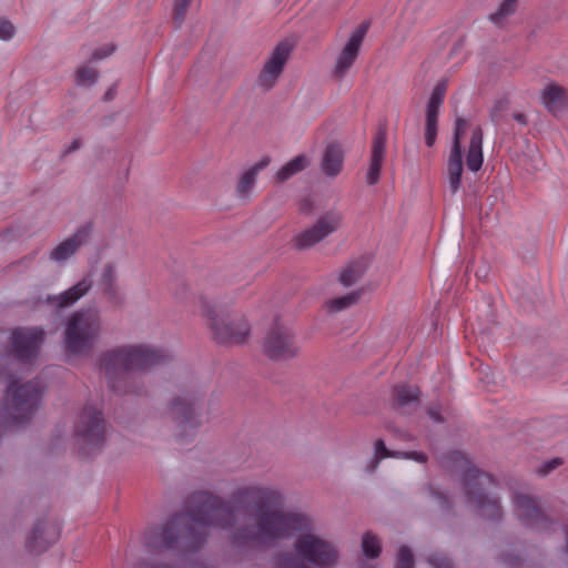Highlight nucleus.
I'll return each instance as SVG.
<instances>
[{"label": "nucleus", "instance_id": "1", "mask_svg": "<svg viewBox=\"0 0 568 568\" xmlns=\"http://www.w3.org/2000/svg\"><path fill=\"white\" fill-rule=\"evenodd\" d=\"M282 504V493L264 485L241 487L229 503L211 494H194L187 511L150 529L144 544L152 550L181 547L193 551L205 541L209 527L232 529L231 540L237 547L272 545L297 532L292 551L274 555L273 568H336L341 558L337 545L314 531L311 516L284 510Z\"/></svg>", "mask_w": 568, "mask_h": 568}, {"label": "nucleus", "instance_id": "45", "mask_svg": "<svg viewBox=\"0 0 568 568\" xmlns=\"http://www.w3.org/2000/svg\"><path fill=\"white\" fill-rule=\"evenodd\" d=\"M135 568H172V567L169 565H165V564L141 561L136 565Z\"/></svg>", "mask_w": 568, "mask_h": 568}, {"label": "nucleus", "instance_id": "30", "mask_svg": "<svg viewBox=\"0 0 568 568\" xmlns=\"http://www.w3.org/2000/svg\"><path fill=\"white\" fill-rule=\"evenodd\" d=\"M99 78V71L90 65H81L75 71V81L81 87H92Z\"/></svg>", "mask_w": 568, "mask_h": 568}, {"label": "nucleus", "instance_id": "50", "mask_svg": "<svg viewBox=\"0 0 568 568\" xmlns=\"http://www.w3.org/2000/svg\"><path fill=\"white\" fill-rule=\"evenodd\" d=\"M115 95V85L111 87L104 94V101H111Z\"/></svg>", "mask_w": 568, "mask_h": 568}, {"label": "nucleus", "instance_id": "48", "mask_svg": "<svg viewBox=\"0 0 568 568\" xmlns=\"http://www.w3.org/2000/svg\"><path fill=\"white\" fill-rule=\"evenodd\" d=\"M81 148V140L74 139L72 143L64 150L63 154H69L71 152H74Z\"/></svg>", "mask_w": 568, "mask_h": 568}, {"label": "nucleus", "instance_id": "11", "mask_svg": "<svg viewBox=\"0 0 568 568\" xmlns=\"http://www.w3.org/2000/svg\"><path fill=\"white\" fill-rule=\"evenodd\" d=\"M368 28L369 22L364 21L351 32L346 43L337 54L334 68L332 70V75L336 80L342 81L354 65L356 59L359 55V51Z\"/></svg>", "mask_w": 568, "mask_h": 568}, {"label": "nucleus", "instance_id": "36", "mask_svg": "<svg viewBox=\"0 0 568 568\" xmlns=\"http://www.w3.org/2000/svg\"><path fill=\"white\" fill-rule=\"evenodd\" d=\"M433 568H454L453 562L443 554H433L427 558Z\"/></svg>", "mask_w": 568, "mask_h": 568}, {"label": "nucleus", "instance_id": "29", "mask_svg": "<svg viewBox=\"0 0 568 568\" xmlns=\"http://www.w3.org/2000/svg\"><path fill=\"white\" fill-rule=\"evenodd\" d=\"M363 554L368 558H377L382 551L381 540L374 534L367 531L362 539Z\"/></svg>", "mask_w": 568, "mask_h": 568}, {"label": "nucleus", "instance_id": "38", "mask_svg": "<svg viewBox=\"0 0 568 568\" xmlns=\"http://www.w3.org/2000/svg\"><path fill=\"white\" fill-rule=\"evenodd\" d=\"M192 0H175L174 4V20L179 24L184 21L186 10L190 7Z\"/></svg>", "mask_w": 568, "mask_h": 568}, {"label": "nucleus", "instance_id": "43", "mask_svg": "<svg viewBox=\"0 0 568 568\" xmlns=\"http://www.w3.org/2000/svg\"><path fill=\"white\" fill-rule=\"evenodd\" d=\"M561 459L560 458H554L547 463H545L540 469H539V473L542 474V475H547L549 474L550 471H552L554 469H556L557 467H559L561 465Z\"/></svg>", "mask_w": 568, "mask_h": 568}, {"label": "nucleus", "instance_id": "6", "mask_svg": "<svg viewBox=\"0 0 568 568\" xmlns=\"http://www.w3.org/2000/svg\"><path fill=\"white\" fill-rule=\"evenodd\" d=\"M491 477L477 469H469L465 474L464 486L468 501L478 514L487 519L497 520L503 516L499 498L487 491Z\"/></svg>", "mask_w": 568, "mask_h": 568}, {"label": "nucleus", "instance_id": "44", "mask_svg": "<svg viewBox=\"0 0 568 568\" xmlns=\"http://www.w3.org/2000/svg\"><path fill=\"white\" fill-rule=\"evenodd\" d=\"M405 459H413L417 463L424 464L427 462V456L420 452H407V454H405Z\"/></svg>", "mask_w": 568, "mask_h": 568}, {"label": "nucleus", "instance_id": "34", "mask_svg": "<svg viewBox=\"0 0 568 568\" xmlns=\"http://www.w3.org/2000/svg\"><path fill=\"white\" fill-rule=\"evenodd\" d=\"M102 294L112 306H122L125 302V294L119 285L103 287Z\"/></svg>", "mask_w": 568, "mask_h": 568}, {"label": "nucleus", "instance_id": "23", "mask_svg": "<svg viewBox=\"0 0 568 568\" xmlns=\"http://www.w3.org/2000/svg\"><path fill=\"white\" fill-rule=\"evenodd\" d=\"M270 163L271 158L265 155L242 174L236 185V192L240 196L246 197L251 193L255 185L258 173L268 166Z\"/></svg>", "mask_w": 568, "mask_h": 568}, {"label": "nucleus", "instance_id": "39", "mask_svg": "<svg viewBox=\"0 0 568 568\" xmlns=\"http://www.w3.org/2000/svg\"><path fill=\"white\" fill-rule=\"evenodd\" d=\"M14 26L7 19L0 18V40L8 41L14 36Z\"/></svg>", "mask_w": 568, "mask_h": 568}, {"label": "nucleus", "instance_id": "32", "mask_svg": "<svg viewBox=\"0 0 568 568\" xmlns=\"http://www.w3.org/2000/svg\"><path fill=\"white\" fill-rule=\"evenodd\" d=\"M101 288L109 286H116L118 284V270L116 264L113 262L106 263L103 266L100 277Z\"/></svg>", "mask_w": 568, "mask_h": 568}, {"label": "nucleus", "instance_id": "35", "mask_svg": "<svg viewBox=\"0 0 568 568\" xmlns=\"http://www.w3.org/2000/svg\"><path fill=\"white\" fill-rule=\"evenodd\" d=\"M509 109V101L507 99H500L495 102L491 106L489 116L495 124H499L504 118V114Z\"/></svg>", "mask_w": 568, "mask_h": 568}, {"label": "nucleus", "instance_id": "18", "mask_svg": "<svg viewBox=\"0 0 568 568\" xmlns=\"http://www.w3.org/2000/svg\"><path fill=\"white\" fill-rule=\"evenodd\" d=\"M92 277L85 276L67 291L58 295L48 296L45 302L48 305L54 307L55 310L68 308L74 305L84 295H87L89 291L92 288Z\"/></svg>", "mask_w": 568, "mask_h": 568}, {"label": "nucleus", "instance_id": "21", "mask_svg": "<svg viewBox=\"0 0 568 568\" xmlns=\"http://www.w3.org/2000/svg\"><path fill=\"white\" fill-rule=\"evenodd\" d=\"M344 164V151L338 143H329L323 153L321 170L328 178L337 176Z\"/></svg>", "mask_w": 568, "mask_h": 568}, {"label": "nucleus", "instance_id": "47", "mask_svg": "<svg viewBox=\"0 0 568 568\" xmlns=\"http://www.w3.org/2000/svg\"><path fill=\"white\" fill-rule=\"evenodd\" d=\"M379 462H381V459L374 456V457H373V458L367 463L366 468H365V469H366V471H367V473H369V474L374 473V471L377 469V467H378V465H379Z\"/></svg>", "mask_w": 568, "mask_h": 568}, {"label": "nucleus", "instance_id": "46", "mask_svg": "<svg viewBox=\"0 0 568 568\" xmlns=\"http://www.w3.org/2000/svg\"><path fill=\"white\" fill-rule=\"evenodd\" d=\"M427 413H428L429 417L433 418L435 422H437V423L444 422V418L442 417L439 409H437L435 407H430V408H428Z\"/></svg>", "mask_w": 568, "mask_h": 568}, {"label": "nucleus", "instance_id": "5", "mask_svg": "<svg viewBox=\"0 0 568 568\" xmlns=\"http://www.w3.org/2000/svg\"><path fill=\"white\" fill-rule=\"evenodd\" d=\"M203 316L207 318L214 341L219 344L239 345L250 335V324L241 315H231L216 305L203 302Z\"/></svg>", "mask_w": 568, "mask_h": 568}, {"label": "nucleus", "instance_id": "42", "mask_svg": "<svg viewBox=\"0 0 568 568\" xmlns=\"http://www.w3.org/2000/svg\"><path fill=\"white\" fill-rule=\"evenodd\" d=\"M375 453L374 456L379 458L381 460L389 457V449L386 448L383 439H377L374 445Z\"/></svg>", "mask_w": 568, "mask_h": 568}, {"label": "nucleus", "instance_id": "25", "mask_svg": "<svg viewBox=\"0 0 568 568\" xmlns=\"http://www.w3.org/2000/svg\"><path fill=\"white\" fill-rule=\"evenodd\" d=\"M366 270L367 263L364 258L351 261L344 267L341 268L338 274V282L344 287H351L363 277Z\"/></svg>", "mask_w": 568, "mask_h": 568}, {"label": "nucleus", "instance_id": "12", "mask_svg": "<svg viewBox=\"0 0 568 568\" xmlns=\"http://www.w3.org/2000/svg\"><path fill=\"white\" fill-rule=\"evenodd\" d=\"M292 49L288 42H280L273 49L256 79V84L262 91L267 92L275 87L291 57Z\"/></svg>", "mask_w": 568, "mask_h": 568}, {"label": "nucleus", "instance_id": "27", "mask_svg": "<svg viewBox=\"0 0 568 568\" xmlns=\"http://www.w3.org/2000/svg\"><path fill=\"white\" fill-rule=\"evenodd\" d=\"M362 296V290L353 291L344 296H339L326 302L328 313L335 314L345 311L358 303Z\"/></svg>", "mask_w": 568, "mask_h": 568}, {"label": "nucleus", "instance_id": "16", "mask_svg": "<svg viewBox=\"0 0 568 568\" xmlns=\"http://www.w3.org/2000/svg\"><path fill=\"white\" fill-rule=\"evenodd\" d=\"M447 90V82L445 80L439 81L429 97L426 105V119H425V142L427 146H433L437 135V118L439 108L444 102V98Z\"/></svg>", "mask_w": 568, "mask_h": 568}, {"label": "nucleus", "instance_id": "37", "mask_svg": "<svg viewBox=\"0 0 568 568\" xmlns=\"http://www.w3.org/2000/svg\"><path fill=\"white\" fill-rule=\"evenodd\" d=\"M466 126H467L466 120H464L462 118L456 119L454 140H453L452 148H456V145H457V150H462V136L465 132Z\"/></svg>", "mask_w": 568, "mask_h": 568}, {"label": "nucleus", "instance_id": "51", "mask_svg": "<svg viewBox=\"0 0 568 568\" xmlns=\"http://www.w3.org/2000/svg\"><path fill=\"white\" fill-rule=\"evenodd\" d=\"M405 454H407V452H394V450H390L389 452V457H393V458H405Z\"/></svg>", "mask_w": 568, "mask_h": 568}, {"label": "nucleus", "instance_id": "31", "mask_svg": "<svg viewBox=\"0 0 568 568\" xmlns=\"http://www.w3.org/2000/svg\"><path fill=\"white\" fill-rule=\"evenodd\" d=\"M518 0H504L497 11L489 16L495 24H500L505 18L511 16L517 8Z\"/></svg>", "mask_w": 568, "mask_h": 568}, {"label": "nucleus", "instance_id": "7", "mask_svg": "<svg viewBox=\"0 0 568 568\" xmlns=\"http://www.w3.org/2000/svg\"><path fill=\"white\" fill-rule=\"evenodd\" d=\"M510 498L516 518L526 528L537 532L548 531L551 528L554 520L545 513L536 496L515 490Z\"/></svg>", "mask_w": 568, "mask_h": 568}, {"label": "nucleus", "instance_id": "17", "mask_svg": "<svg viewBox=\"0 0 568 568\" xmlns=\"http://www.w3.org/2000/svg\"><path fill=\"white\" fill-rule=\"evenodd\" d=\"M92 232L90 223L81 225L71 236L59 243L50 253V260L62 263L72 257L83 246Z\"/></svg>", "mask_w": 568, "mask_h": 568}, {"label": "nucleus", "instance_id": "8", "mask_svg": "<svg viewBox=\"0 0 568 568\" xmlns=\"http://www.w3.org/2000/svg\"><path fill=\"white\" fill-rule=\"evenodd\" d=\"M75 434L84 454L99 447L105 436V424L100 410L92 406L83 409L75 425Z\"/></svg>", "mask_w": 568, "mask_h": 568}, {"label": "nucleus", "instance_id": "15", "mask_svg": "<svg viewBox=\"0 0 568 568\" xmlns=\"http://www.w3.org/2000/svg\"><path fill=\"white\" fill-rule=\"evenodd\" d=\"M59 535L60 527L54 520L41 519L36 523L27 539V547L32 552H43L58 540Z\"/></svg>", "mask_w": 568, "mask_h": 568}, {"label": "nucleus", "instance_id": "24", "mask_svg": "<svg viewBox=\"0 0 568 568\" xmlns=\"http://www.w3.org/2000/svg\"><path fill=\"white\" fill-rule=\"evenodd\" d=\"M483 130L480 126H476L470 136L468 152L466 156L467 168L477 172L483 165Z\"/></svg>", "mask_w": 568, "mask_h": 568}, {"label": "nucleus", "instance_id": "49", "mask_svg": "<svg viewBox=\"0 0 568 568\" xmlns=\"http://www.w3.org/2000/svg\"><path fill=\"white\" fill-rule=\"evenodd\" d=\"M513 118L515 121H517L519 124L521 125H526L527 124V118L524 113H520V112H516L513 114Z\"/></svg>", "mask_w": 568, "mask_h": 568}, {"label": "nucleus", "instance_id": "19", "mask_svg": "<svg viewBox=\"0 0 568 568\" xmlns=\"http://www.w3.org/2000/svg\"><path fill=\"white\" fill-rule=\"evenodd\" d=\"M385 149H386V131L385 129L378 130L376 133L373 145H372V154L369 160L368 170L366 173V182L369 185H374L379 180V173L382 169V164L385 158Z\"/></svg>", "mask_w": 568, "mask_h": 568}, {"label": "nucleus", "instance_id": "33", "mask_svg": "<svg viewBox=\"0 0 568 568\" xmlns=\"http://www.w3.org/2000/svg\"><path fill=\"white\" fill-rule=\"evenodd\" d=\"M394 568H415L414 555L407 546L398 548Z\"/></svg>", "mask_w": 568, "mask_h": 568}, {"label": "nucleus", "instance_id": "40", "mask_svg": "<svg viewBox=\"0 0 568 568\" xmlns=\"http://www.w3.org/2000/svg\"><path fill=\"white\" fill-rule=\"evenodd\" d=\"M428 495L430 496V498L443 509H446L448 508L449 506V503H448V498L446 495L439 493V491H436L433 487H429L428 489Z\"/></svg>", "mask_w": 568, "mask_h": 568}, {"label": "nucleus", "instance_id": "22", "mask_svg": "<svg viewBox=\"0 0 568 568\" xmlns=\"http://www.w3.org/2000/svg\"><path fill=\"white\" fill-rule=\"evenodd\" d=\"M310 164L311 160L306 154H298L275 172L273 175V182L275 184H283L296 174L306 170Z\"/></svg>", "mask_w": 568, "mask_h": 568}, {"label": "nucleus", "instance_id": "13", "mask_svg": "<svg viewBox=\"0 0 568 568\" xmlns=\"http://www.w3.org/2000/svg\"><path fill=\"white\" fill-rule=\"evenodd\" d=\"M342 221L343 214L339 211H327L312 227L295 236L296 247L300 250H306L314 246L329 234L337 231L342 224Z\"/></svg>", "mask_w": 568, "mask_h": 568}, {"label": "nucleus", "instance_id": "4", "mask_svg": "<svg viewBox=\"0 0 568 568\" xmlns=\"http://www.w3.org/2000/svg\"><path fill=\"white\" fill-rule=\"evenodd\" d=\"M40 395L37 382L21 385L10 382L4 403L0 408V435L4 430L28 422L37 409Z\"/></svg>", "mask_w": 568, "mask_h": 568}, {"label": "nucleus", "instance_id": "26", "mask_svg": "<svg viewBox=\"0 0 568 568\" xmlns=\"http://www.w3.org/2000/svg\"><path fill=\"white\" fill-rule=\"evenodd\" d=\"M448 183L452 193H456L460 186L463 173V155L462 150L452 148L447 163Z\"/></svg>", "mask_w": 568, "mask_h": 568}, {"label": "nucleus", "instance_id": "2", "mask_svg": "<svg viewBox=\"0 0 568 568\" xmlns=\"http://www.w3.org/2000/svg\"><path fill=\"white\" fill-rule=\"evenodd\" d=\"M164 352L145 344H129L113 347L100 356V369L109 387L120 394H139L141 387L132 386L135 375L144 374L164 363Z\"/></svg>", "mask_w": 568, "mask_h": 568}, {"label": "nucleus", "instance_id": "3", "mask_svg": "<svg viewBox=\"0 0 568 568\" xmlns=\"http://www.w3.org/2000/svg\"><path fill=\"white\" fill-rule=\"evenodd\" d=\"M103 332V320L98 308H80L65 321L63 345L68 354L89 353Z\"/></svg>", "mask_w": 568, "mask_h": 568}, {"label": "nucleus", "instance_id": "53", "mask_svg": "<svg viewBox=\"0 0 568 568\" xmlns=\"http://www.w3.org/2000/svg\"><path fill=\"white\" fill-rule=\"evenodd\" d=\"M362 568H377V567L373 564L364 562Z\"/></svg>", "mask_w": 568, "mask_h": 568}, {"label": "nucleus", "instance_id": "41", "mask_svg": "<svg viewBox=\"0 0 568 568\" xmlns=\"http://www.w3.org/2000/svg\"><path fill=\"white\" fill-rule=\"evenodd\" d=\"M114 50H115V47L113 44L109 43L100 49L94 50L91 55V59L94 61L102 60V59L111 55L114 52Z\"/></svg>", "mask_w": 568, "mask_h": 568}, {"label": "nucleus", "instance_id": "52", "mask_svg": "<svg viewBox=\"0 0 568 568\" xmlns=\"http://www.w3.org/2000/svg\"><path fill=\"white\" fill-rule=\"evenodd\" d=\"M449 457H450L452 459L456 460V459L460 458V457H462V455H460L459 453L455 452V453H452Z\"/></svg>", "mask_w": 568, "mask_h": 568}, {"label": "nucleus", "instance_id": "28", "mask_svg": "<svg viewBox=\"0 0 568 568\" xmlns=\"http://www.w3.org/2000/svg\"><path fill=\"white\" fill-rule=\"evenodd\" d=\"M395 403L398 407L418 404L419 389L415 386L399 385L394 390Z\"/></svg>", "mask_w": 568, "mask_h": 568}, {"label": "nucleus", "instance_id": "14", "mask_svg": "<svg viewBox=\"0 0 568 568\" xmlns=\"http://www.w3.org/2000/svg\"><path fill=\"white\" fill-rule=\"evenodd\" d=\"M43 338L40 328H18L11 335V352L21 362H29L38 355Z\"/></svg>", "mask_w": 568, "mask_h": 568}, {"label": "nucleus", "instance_id": "20", "mask_svg": "<svg viewBox=\"0 0 568 568\" xmlns=\"http://www.w3.org/2000/svg\"><path fill=\"white\" fill-rule=\"evenodd\" d=\"M542 105L555 116L568 109V92L557 83H549L541 91Z\"/></svg>", "mask_w": 568, "mask_h": 568}, {"label": "nucleus", "instance_id": "9", "mask_svg": "<svg viewBox=\"0 0 568 568\" xmlns=\"http://www.w3.org/2000/svg\"><path fill=\"white\" fill-rule=\"evenodd\" d=\"M264 355L274 362H287L298 356L300 346L287 327L275 325L263 342Z\"/></svg>", "mask_w": 568, "mask_h": 568}, {"label": "nucleus", "instance_id": "10", "mask_svg": "<svg viewBox=\"0 0 568 568\" xmlns=\"http://www.w3.org/2000/svg\"><path fill=\"white\" fill-rule=\"evenodd\" d=\"M201 398L191 392L176 396L170 407V416L181 429V436L201 425Z\"/></svg>", "mask_w": 568, "mask_h": 568}]
</instances>
